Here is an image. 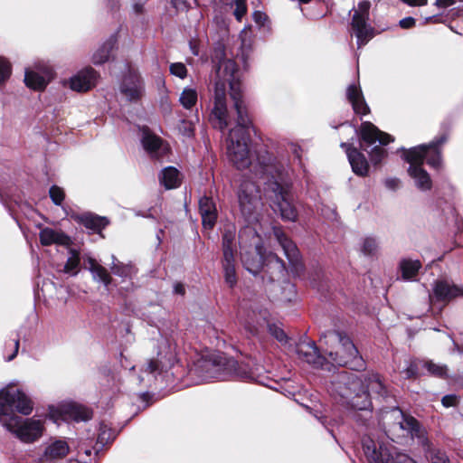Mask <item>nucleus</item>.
Here are the masks:
<instances>
[{
  "label": "nucleus",
  "instance_id": "c03bdc74",
  "mask_svg": "<svg viewBox=\"0 0 463 463\" xmlns=\"http://www.w3.org/2000/svg\"><path fill=\"white\" fill-rule=\"evenodd\" d=\"M12 74V65L8 60L0 57V85L5 84Z\"/></svg>",
  "mask_w": 463,
  "mask_h": 463
},
{
  "label": "nucleus",
  "instance_id": "3c124183",
  "mask_svg": "<svg viewBox=\"0 0 463 463\" xmlns=\"http://www.w3.org/2000/svg\"><path fill=\"white\" fill-rule=\"evenodd\" d=\"M222 249L236 248L235 246V232L232 230H226L222 238Z\"/></svg>",
  "mask_w": 463,
  "mask_h": 463
},
{
  "label": "nucleus",
  "instance_id": "dca6fc26",
  "mask_svg": "<svg viewBox=\"0 0 463 463\" xmlns=\"http://www.w3.org/2000/svg\"><path fill=\"white\" fill-rule=\"evenodd\" d=\"M353 127V125H351ZM354 135L358 138L359 147L366 151L373 164L376 163V127L364 121L359 128L354 126Z\"/></svg>",
  "mask_w": 463,
  "mask_h": 463
},
{
  "label": "nucleus",
  "instance_id": "a18cd8bd",
  "mask_svg": "<svg viewBox=\"0 0 463 463\" xmlns=\"http://www.w3.org/2000/svg\"><path fill=\"white\" fill-rule=\"evenodd\" d=\"M225 282L230 288H233L237 283L235 265H222Z\"/></svg>",
  "mask_w": 463,
  "mask_h": 463
},
{
  "label": "nucleus",
  "instance_id": "603ef678",
  "mask_svg": "<svg viewBox=\"0 0 463 463\" xmlns=\"http://www.w3.org/2000/svg\"><path fill=\"white\" fill-rule=\"evenodd\" d=\"M236 248L222 249V265H235Z\"/></svg>",
  "mask_w": 463,
  "mask_h": 463
},
{
  "label": "nucleus",
  "instance_id": "473e14b6",
  "mask_svg": "<svg viewBox=\"0 0 463 463\" xmlns=\"http://www.w3.org/2000/svg\"><path fill=\"white\" fill-rule=\"evenodd\" d=\"M422 265L419 260L404 258L399 263V269L404 280L414 281Z\"/></svg>",
  "mask_w": 463,
  "mask_h": 463
},
{
  "label": "nucleus",
  "instance_id": "2f4dec72",
  "mask_svg": "<svg viewBox=\"0 0 463 463\" xmlns=\"http://www.w3.org/2000/svg\"><path fill=\"white\" fill-rule=\"evenodd\" d=\"M68 417L76 422L88 421L92 418V411L84 405L69 403L63 408Z\"/></svg>",
  "mask_w": 463,
  "mask_h": 463
},
{
  "label": "nucleus",
  "instance_id": "39448f33",
  "mask_svg": "<svg viewBox=\"0 0 463 463\" xmlns=\"http://www.w3.org/2000/svg\"><path fill=\"white\" fill-rule=\"evenodd\" d=\"M331 392L336 402L361 424L372 418L373 402L362 380L354 373L340 372L331 381Z\"/></svg>",
  "mask_w": 463,
  "mask_h": 463
},
{
  "label": "nucleus",
  "instance_id": "f8f14e48",
  "mask_svg": "<svg viewBox=\"0 0 463 463\" xmlns=\"http://www.w3.org/2000/svg\"><path fill=\"white\" fill-rule=\"evenodd\" d=\"M272 234L279 244L289 263L291 271L299 276L304 270L300 251L296 243L285 233L280 226L272 227Z\"/></svg>",
  "mask_w": 463,
  "mask_h": 463
},
{
  "label": "nucleus",
  "instance_id": "69168bd1",
  "mask_svg": "<svg viewBox=\"0 0 463 463\" xmlns=\"http://www.w3.org/2000/svg\"><path fill=\"white\" fill-rule=\"evenodd\" d=\"M182 124L184 125V128L180 127V131L186 137H191L194 133V128L190 125L188 126L185 120H182Z\"/></svg>",
  "mask_w": 463,
  "mask_h": 463
},
{
  "label": "nucleus",
  "instance_id": "72a5a7b5",
  "mask_svg": "<svg viewBox=\"0 0 463 463\" xmlns=\"http://www.w3.org/2000/svg\"><path fill=\"white\" fill-rule=\"evenodd\" d=\"M224 365L228 366L231 370L233 371V373L245 381H259L255 372L249 368L248 365L239 364L236 360L228 358L225 359L223 363Z\"/></svg>",
  "mask_w": 463,
  "mask_h": 463
},
{
  "label": "nucleus",
  "instance_id": "7c9ffc66",
  "mask_svg": "<svg viewBox=\"0 0 463 463\" xmlns=\"http://www.w3.org/2000/svg\"><path fill=\"white\" fill-rule=\"evenodd\" d=\"M117 435L118 433L105 422H100L97 441L93 446L95 455L98 456L107 444L111 443L116 439Z\"/></svg>",
  "mask_w": 463,
  "mask_h": 463
},
{
  "label": "nucleus",
  "instance_id": "f03ea898",
  "mask_svg": "<svg viewBox=\"0 0 463 463\" xmlns=\"http://www.w3.org/2000/svg\"><path fill=\"white\" fill-rule=\"evenodd\" d=\"M252 174L264 181V191L284 221L296 222L298 210L293 203V180L288 163L264 150L257 154Z\"/></svg>",
  "mask_w": 463,
  "mask_h": 463
},
{
  "label": "nucleus",
  "instance_id": "423d86ee",
  "mask_svg": "<svg viewBox=\"0 0 463 463\" xmlns=\"http://www.w3.org/2000/svg\"><path fill=\"white\" fill-rule=\"evenodd\" d=\"M447 140L448 136L443 134L429 144L419 145L410 149L401 147L397 150L402 151V157L410 164L408 174L414 180L415 185L419 190L426 192L431 189V178L427 171L423 169L422 165L424 160H426L430 167L439 169L442 166L439 146Z\"/></svg>",
  "mask_w": 463,
  "mask_h": 463
},
{
  "label": "nucleus",
  "instance_id": "cd10ccee",
  "mask_svg": "<svg viewBox=\"0 0 463 463\" xmlns=\"http://www.w3.org/2000/svg\"><path fill=\"white\" fill-rule=\"evenodd\" d=\"M141 143L144 149L152 157L157 158L160 156V149L162 146L163 140L158 136L150 132V130L147 128L143 129Z\"/></svg>",
  "mask_w": 463,
  "mask_h": 463
},
{
  "label": "nucleus",
  "instance_id": "e433bc0d",
  "mask_svg": "<svg viewBox=\"0 0 463 463\" xmlns=\"http://www.w3.org/2000/svg\"><path fill=\"white\" fill-rule=\"evenodd\" d=\"M362 449L364 456L368 463H376V443L370 435L362 438Z\"/></svg>",
  "mask_w": 463,
  "mask_h": 463
},
{
  "label": "nucleus",
  "instance_id": "0e129e2a",
  "mask_svg": "<svg viewBox=\"0 0 463 463\" xmlns=\"http://www.w3.org/2000/svg\"><path fill=\"white\" fill-rule=\"evenodd\" d=\"M253 19L259 24H263L264 21L267 19V15L260 11H255L253 13Z\"/></svg>",
  "mask_w": 463,
  "mask_h": 463
},
{
  "label": "nucleus",
  "instance_id": "7ed1b4c3",
  "mask_svg": "<svg viewBox=\"0 0 463 463\" xmlns=\"http://www.w3.org/2000/svg\"><path fill=\"white\" fill-rule=\"evenodd\" d=\"M33 402L21 389H0V424L24 444L40 439L45 430L44 420L28 416L33 412Z\"/></svg>",
  "mask_w": 463,
  "mask_h": 463
},
{
  "label": "nucleus",
  "instance_id": "338daca9",
  "mask_svg": "<svg viewBox=\"0 0 463 463\" xmlns=\"http://www.w3.org/2000/svg\"><path fill=\"white\" fill-rule=\"evenodd\" d=\"M152 398V395L148 392H144L139 394V399L141 402H143L144 408H146L149 405L148 401Z\"/></svg>",
  "mask_w": 463,
  "mask_h": 463
},
{
  "label": "nucleus",
  "instance_id": "1a4fd4ad",
  "mask_svg": "<svg viewBox=\"0 0 463 463\" xmlns=\"http://www.w3.org/2000/svg\"><path fill=\"white\" fill-rule=\"evenodd\" d=\"M238 236L241 249H254V254L248 251L242 253L241 261L245 269L256 276L262 271L266 256L261 239L256 230L250 226L241 229Z\"/></svg>",
  "mask_w": 463,
  "mask_h": 463
},
{
  "label": "nucleus",
  "instance_id": "20e7f679",
  "mask_svg": "<svg viewBox=\"0 0 463 463\" xmlns=\"http://www.w3.org/2000/svg\"><path fill=\"white\" fill-rule=\"evenodd\" d=\"M380 397H383L389 404L388 407L380 409V414L383 420V431L389 437L391 429L386 430L385 424L393 420L390 428L405 430L412 439H417L418 443L423 448L426 457L432 463H450L447 454L440 449L431 448V444L427 437L426 430L412 416L405 414L397 405V402L392 395H387L385 387L378 379V402Z\"/></svg>",
  "mask_w": 463,
  "mask_h": 463
},
{
  "label": "nucleus",
  "instance_id": "6e6d98bb",
  "mask_svg": "<svg viewBox=\"0 0 463 463\" xmlns=\"http://www.w3.org/2000/svg\"><path fill=\"white\" fill-rule=\"evenodd\" d=\"M458 397L456 394L445 395L441 400L443 406L447 408L456 406L458 404Z\"/></svg>",
  "mask_w": 463,
  "mask_h": 463
},
{
  "label": "nucleus",
  "instance_id": "c9c22d12",
  "mask_svg": "<svg viewBox=\"0 0 463 463\" xmlns=\"http://www.w3.org/2000/svg\"><path fill=\"white\" fill-rule=\"evenodd\" d=\"M112 263L110 265L111 272L118 277L122 279L131 278L136 273L135 267L131 263L125 264L116 258L115 255H111Z\"/></svg>",
  "mask_w": 463,
  "mask_h": 463
},
{
  "label": "nucleus",
  "instance_id": "4468645a",
  "mask_svg": "<svg viewBox=\"0 0 463 463\" xmlns=\"http://www.w3.org/2000/svg\"><path fill=\"white\" fill-rule=\"evenodd\" d=\"M238 200L241 213L250 217L260 201L259 186L252 181L242 180L238 190Z\"/></svg>",
  "mask_w": 463,
  "mask_h": 463
},
{
  "label": "nucleus",
  "instance_id": "ddd939ff",
  "mask_svg": "<svg viewBox=\"0 0 463 463\" xmlns=\"http://www.w3.org/2000/svg\"><path fill=\"white\" fill-rule=\"evenodd\" d=\"M458 297H463V288L447 279L434 280L429 295L430 303H439L442 306L449 304Z\"/></svg>",
  "mask_w": 463,
  "mask_h": 463
},
{
  "label": "nucleus",
  "instance_id": "13d9d810",
  "mask_svg": "<svg viewBox=\"0 0 463 463\" xmlns=\"http://www.w3.org/2000/svg\"><path fill=\"white\" fill-rule=\"evenodd\" d=\"M247 13V5H237L235 7V10L233 12V14L238 21H241L242 17Z\"/></svg>",
  "mask_w": 463,
  "mask_h": 463
},
{
  "label": "nucleus",
  "instance_id": "09e8293b",
  "mask_svg": "<svg viewBox=\"0 0 463 463\" xmlns=\"http://www.w3.org/2000/svg\"><path fill=\"white\" fill-rule=\"evenodd\" d=\"M169 71L172 75L184 80L187 76L186 66L183 62H174L169 66Z\"/></svg>",
  "mask_w": 463,
  "mask_h": 463
},
{
  "label": "nucleus",
  "instance_id": "412c9836",
  "mask_svg": "<svg viewBox=\"0 0 463 463\" xmlns=\"http://www.w3.org/2000/svg\"><path fill=\"white\" fill-rule=\"evenodd\" d=\"M99 73L91 67L80 71L70 79V88L78 92L88 91L96 85Z\"/></svg>",
  "mask_w": 463,
  "mask_h": 463
},
{
  "label": "nucleus",
  "instance_id": "f257e3e1",
  "mask_svg": "<svg viewBox=\"0 0 463 463\" xmlns=\"http://www.w3.org/2000/svg\"><path fill=\"white\" fill-rule=\"evenodd\" d=\"M211 60L214 94L213 106L208 120L213 128L221 132H223L228 127L226 89L229 85L230 95L237 114V121L236 126L230 130L227 137V155L230 162L238 170H244L252 165L248 146L251 122L240 90L237 65L233 60L227 58L225 46L222 43H218L213 48Z\"/></svg>",
  "mask_w": 463,
  "mask_h": 463
},
{
  "label": "nucleus",
  "instance_id": "58836bf2",
  "mask_svg": "<svg viewBox=\"0 0 463 463\" xmlns=\"http://www.w3.org/2000/svg\"><path fill=\"white\" fill-rule=\"evenodd\" d=\"M80 262V253L76 249L69 250V258L64 265V272L72 276L78 274Z\"/></svg>",
  "mask_w": 463,
  "mask_h": 463
},
{
  "label": "nucleus",
  "instance_id": "de8ad7c7",
  "mask_svg": "<svg viewBox=\"0 0 463 463\" xmlns=\"http://www.w3.org/2000/svg\"><path fill=\"white\" fill-rule=\"evenodd\" d=\"M269 333L280 343H287L288 336L284 330L276 324L268 325Z\"/></svg>",
  "mask_w": 463,
  "mask_h": 463
},
{
  "label": "nucleus",
  "instance_id": "052dcab7",
  "mask_svg": "<svg viewBox=\"0 0 463 463\" xmlns=\"http://www.w3.org/2000/svg\"><path fill=\"white\" fill-rule=\"evenodd\" d=\"M185 286L182 282H175L173 285V293L178 296L185 295Z\"/></svg>",
  "mask_w": 463,
  "mask_h": 463
},
{
  "label": "nucleus",
  "instance_id": "49530a36",
  "mask_svg": "<svg viewBox=\"0 0 463 463\" xmlns=\"http://www.w3.org/2000/svg\"><path fill=\"white\" fill-rule=\"evenodd\" d=\"M49 194L50 198L55 205H61L65 197L63 190L55 184L50 187Z\"/></svg>",
  "mask_w": 463,
  "mask_h": 463
},
{
  "label": "nucleus",
  "instance_id": "774afa93",
  "mask_svg": "<svg viewBox=\"0 0 463 463\" xmlns=\"http://www.w3.org/2000/svg\"><path fill=\"white\" fill-rule=\"evenodd\" d=\"M403 3L411 6H421L427 4V0H402Z\"/></svg>",
  "mask_w": 463,
  "mask_h": 463
},
{
  "label": "nucleus",
  "instance_id": "a878e982",
  "mask_svg": "<svg viewBox=\"0 0 463 463\" xmlns=\"http://www.w3.org/2000/svg\"><path fill=\"white\" fill-rule=\"evenodd\" d=\"M84 268L91 273L95 281L104 284L105 287L110 285L111 277L108 270L91 256L89 255L84 260Z\"/></svg>",
  "mask_w": 463,
  "mask_h": 463
},
{
  "label": "nucleus",
  "instance_id": "79ce46f5",
  "mask_svg": "<svg viewBox=\"0 0 463 463\" xmlns=\"http://www.w3.org/2000/svg\"><path fill=\"white\" fill-rule=\"evenodd\" d=\"M394 141V137L378 128V163L385 156V151L379 146H386Z\"/></svg>",
  "mask_w": 463,
  "mask_h": 463
},
{
  "label": "nucleus",
  "instance_id": "b1692460",
  "mask_svg": "<svg viewBox=\"0 0 463 463\" xmlns=\"http://www.w3.org/2000/svg\"><path fill=\"white\" fill-rule=\"evenodd\" d=\"M75 221L82 224L86 229L97 233H100L109 223L106 217H101L92 213L79 214L75 217Z\"/></svg>",
  "mask_w": 463,
  "mask_h": 463
},
{
  "label": "nucleus",
  "instance_id": "f704fd0d",
  "mask_svg": "<svg viewBox=\"0 0 463 463\" xmlns=\"http://www.w3.org/2000/svg\"><path fill=\"white\" fill-rule=\"evenodd\" d=\"M159 181L167 190L176 188L180 184L179 171L174 166H166L161 171Z\"/></svg>",
  "mask_w": 463,
  "mask_h": 463
},
{
  "label": "nucleus",
  "instance_id": "8fccbe9b",
  "mask_svg": "<svg viewBox=\"0 0 463 463\" xmlns=\"http://www.w3.org/2000/svg\"><path fill=\"white\" fill-rule=\"evenodd\" d=\"M376 251V241L373 237L365 238L362 245V252L364 256H373Z\"/></svg>",
  "mask_w": 463,
  "mask_h": 463
},
{
  "label": "nucleus",
  "instance_id": "aec40b11",
  "mask_svg": "<svg viewBox=\"0 0 463 463\" xmlns=\"http://www.w3.org/2000/svg\"><path fill=\"white\" fill-rule=\"evenodd\" d=\"M351 140L352 142H342L340 146L345 150L353 172L359 176H364L369 170L368 162L358 148L354 146L353 138Z\"/></svg>",
  "mask_w": 463,
  "mask_h": 463
},
{
  "label": "nucleus",
  "instance_id": "a19ab883",
  "mask_svg": "<svg viewBox=\"0 0 463 463\" xmlns=\"http://www.w3.org/2000/svg\"><path fill=\"white\" fill-rule=\"evenodd\" d=\"M241 323L243 325L245 330L249 332L251 335H255L258 334L259 322L255 319L257 315L254 311H252L251 315H249L248 317H241V311L239 310L238 313Z\"/></svg>",
  "mask_w": 463,
  "mask_h": 463
},
{
  "label": "nucleus",
  "instance_id": "4d7b16f0",
  "mask_svg": "<svg viewBox=\"0 0 463 463\" xmlns=\"http://www.w3.org/2000/svg\"><path fill=\"white\" fill-rule=\"evenodd\" d=\"M301 152H302V148L300 146L296 145V144L291 145V153L293 154L295 159H297L298 161L300 167H304L303 163H302V158H301Z\"/></svg>",
  "mask_w": 463,
  "mask_h": 463
},
{
  "label": "nucleus",
  "instance_id": "c85d7f7f",
  "mask_svg": "<svg viewBox=\"0 0 463 463\" xmlns=\"http://www.w3.org/2000/svg\"><path fill=\"white\" fill-rule=\"evenodd\" d=\"M118 42L117 33L111 34L93 53L91 61L95 65H101L109 61L111 51Z\"/></svg>",
  "mask_w": 463,
  "mask_h": 463
},
{
  "label": "nucleus",
  "instance_id": "9d476101",
  "mask_svg": "<svg viewBox=\"0 0 463 463\" xmlns=\"http://www.w3.org/2000/svg\"><path fill=\"white\" fill-rule=\"evenodd\" d=\"M370 6L369 1H361L353 14L351 28L356 37L358 49L367 44L374 37V30L368 23Z\"/></svg>",
  "mask_w": 463,
  "mask_h": 463
},
{
  "label": "nucleus",
  "instance_id": "680f3d73",
  "mask_svg": "<svg viewBox=\"0 0 463 463\" xmlns=\"http://www.w3.org/2000/svg\"><path fill=\"white\" fill-rule=\"evenodd\" d=\"M399 24L404 29L411 28L415 24V19L411 16L405 17L399 22Z\"/></svg>",
  "mask_w": 463,
  "mask_h": 463
},
{
  "label": "nucleus",
  "instance_id": "4c0bfd02",
  "mask_svg": "<svg viewBox=\"0 0 463 463\" xmlns=\"http://www.w3.org/2000/svg\"><path fill=\"white\" fill-rule=\"evenodd\" d=\"M253 48L250 41L242 40L237 58L241 62L243 69L248 70L252 60Z\"/></svg>",
  "mask_w": 463,
  "mask_h": 463
},
{
  "label": "nucleus",
  "instance_id": "f3484780",
  "mask_svg": "<svg viewBox=\"0 0 463 463\" xmlns=\"http://www.w3.org/2000/svg\"><path fill=\"white\" fill-rule=\"evenodd\" d=\"M70 451V447L66 440L61 439L51 438L45 443L43 452L38 457V463H54L57 460L64 458Z\"/></svg>",
  "mask_w": 463,
  "mask_h": 463
},
{
  "label": "nucleus",
  "instance_id": "0eeeda50",
  "mask_svg": "<svg viewBox=\"0 0 463 463\" xmlns=\"http://www.w3.org/2000/svg\"><path fill=\"white\" fill-rule=\"evenodd\" d=\"M319 342L330 348L326 350L332 364L348 367L353 371H361L365 367L363 357L352 339L339 330H327L321 334Z\"/></svg>",
  "mask_w": 463,
  "mask_h": 463
},
{
  "label": "nucleus",
  "instance_id": "9b49d317",
  "mask_svg": "<svg viewBox=\"0 0 463 463\" xmlns=\"http://www.w3.org/2000/svg\"><path fill=\"white\" fill-rule=\"evenodd\" d=\"M146 85L141 74L135 69L128 68L119 83V92L129 103L139 102L145 95Z\"/></svg>",
  "mask_w": 463,
  "mask_h": 463
},
{
  "label": "nucleus",
  "instance_id": "2eb2a0df",
  "mask_svg": "<svg viewBox=\"0 0 463 463\" xmlns=\"http://www.w3.org/2000/svg\"><path fill=\"white\" fill-rule=\"evenodd\" d=\"M296 354L304 363L316 369L330 370V364L326 358L320 354L318 347L314 341H299L296 345Z\"/></svg>",
  "mask_w": 463,
  "mask_h": 463
},
{
  "label": "nucleus",
  "instance_id": "4be33fe9",
  "mask_svg": "<svg viewBox=\"0 0 463 463\" xmlns=\"http://www.w3.org/2000/svg\"><path fill=\"white\" fill-rule=\"evenodd\" d=\"M345 96L356 115L363 117L369 112V107L364 100L359 84L355 82L349 84L346 88Z\"/></svg>",
  "mask_w": 463,
  "mask_h": 463
},
{
  "label": "nucleus",
  "instance_id": "37998d69",
  "mask_svg": "<svg viewBox=\"0 0 463 463\" xmlns=\"http://www.w3.org/2000/svg\"><path fill=\"white\" fill-rule=\"evenodd\" d=\"M423 367L426 368L430 374L438 377H443L447 373L446 365L435 364L432 361L424 362Z\"/></svg>",
  "mask_w": 463,
  "mask_h": 463
},
{
  "label": "nucleus",
  "instance_id": "864d4df0",
  "mask_svg": "<svg viewBox=\"0 0 463 463\" xmlns=\"http://www.w3.org/2000/svg\"><path fill=\"white\" fill-rule=\"evenodd\" d=\"M171 5L177 12H187L191 8L188 0H171Z\"/></svg>",
  "mask_w": 463,
  "mask_h": 463
},
{
  "label": "nucleus",
  "instance_id": "a211bd4d",
  "mask_svg": "<svg viewBox=\"0 0 463 463\" xmlns=\"http://www.w3.org/2000/svg\"><path fill=\"white\" fill-rule=\"evenodd\" d=\"M262 272L269 282L285 280L288 277L285 262L273 252L266 254Z\"/></svg>",
  "mask_w": 463,
  "mask_h": 463
},
{
  "label": "nucleus",
  "instance_id": "6ab92c4d",
  "mask_svg": "<svg viewBox=\"0 0 463 463\" xmlns=\"http://www.w3.org/2000/svg\"><path fill=\"white\" fill-rule=\"evenodd\" d=\"M198 211L202 218L203 228L212 231L217 223L219 216L214 199L207 195L200 197L198 201Z\"/></svg>",
  "mask_w": 463,
  "mask_h": 463
},
{
  "label": "nucleus",
  "instance_id": "6e6552de",
  "mask_svg": "<svg viewBox=\"0 0 463 463\" xmlns=\"http://www.w3.org/2000/svg\"><path fill=\"white\" fill-rule=\"evenodd\" d=\"M157 349L156 359L148 361L140 374L131 375L132 381L137 382L139 385L150 387L158 376L167 373L178 362L177 343L174 333L169 336L162 335Z\"/></svg>",
  "mask_w": 463,
  "mask_h": 463
},
{
  "label": "nucleus",
  "instance_id": "5fc2aeb1",
  "mask_svg": "<svg viewBox=\"0 0 463 463\" xmlns=\"http://www.w3.org/2000/svg\"><path fill=\"white\" fill-rule=\"evenodd\" d=\"M419 366L416 361H411L404 370L407 378L416 377L418 375Z\"/></svg>",
  "mask_w": 463,
  "mask_h": 463
},
{
  "label": "nucleus",
  "instance_id": "e2e57ef3",
  "mask_svg": "<svg viewBox=\"0 0 463 463\" xmlns=\"http://www.w3.org/2000/svg\"><path fill=\"white\" fill-rule=\"evenodd\" d=\"M19 342H20V340H19V338H18V337H17L16 339H14V342H13V344H12V345H13V348H14V350H13L12 354H10L6 357V359H5V360H6L7 362H10V361L14 360V357L17 355V354H18V350H19Z\"/></svg>",
  "mask_w": 463,
  "mask_h": 463
},
{
  "label": "nucleus",
  "instance_id": "bb28decb",
  "mask_svg": "<svg viewBox=\"0 0 463 463\" xmlns=\"http://www.w3.org/2000/svg\"><path fill=\"white\" fill-rule=\"evenodd\" d=\"M39 237L41 243L44 246L52 244L69 246L71 243V240L67 234L48 227L41 230Z\"/></svg>",
  "mask_w": 463,
  "mask_h": 463
},
{
  "label": "nucleus",
  "instance_id": "bf43d9fd",
  "mask_svg": "<svg viewBox=\"0 0 463 463\" xmlns=\"http://www.w3.org/2000/svg\"><path fill=\"white\" fill-rule=\"evenodd\" d=\"M384 184L388 189L394 191L399 188L401 182L398 178L392 177L386 179Z\"/></svg>",
  "mask_w": 463,
  "mask_h": 463
},
{
  "label": "nucleus",
  "instance_id": "5701e85b",
  "mask_svg": "<svg viewBox=\"0 0 463 463\" xmlns=\"http://www.w3.org/2000/svg\"><path fill=\"white\" fill-rule=\"evenodd\" d=\"M52 77V71L51 69H46L43 73L26 69L24 73V83L32 90H42L47 86Z\"/></svg>",
  "mask_w": 463,
  "mask_h": 463
},
{
  "label": "nucleus",
  "instance_id": "ea45409f",
  "mask_svg": "<svg viewBox=\"0 0 463 463\" xmlns=\"http://www.w3.org/2000/svg\"><path fill=\"white\" fill-rule=\"evenodd\" d=\"M198 95L195 89L186 87L183 90L179 101L185 109H192L197 103Z\"/></svg>",
  "mask_w": 463,
  "mask_h": 463
},
{
  "label": "nucleus",
  "instance_id": "c756f323",
  "mask_svg": "<svg viewBox=\"0 0 463 463\" xmlns=\"http://www.w3.org/2000/svg\"><path fill=\"white\" fill-rule=\"evenodd\" d=\"M194 373L203 382H210L213 379H220L221 375L218 373L219 365L211 361H199L194 367Z\"/></svg>",
  "mask_w": 463,
  "mask_h": 463
},
{
  "label": "nucleus",
  "instance_id": "393cba45",
  "mask_svg": "<svg viewBox=\"0 0 463 463\" xmlns=\"http://www.w3.org/2000/svg\"><path fill=\"white\" fill-rule=\"evenodd\" d=\"M378 463H417L410 456L399 453L394 448L380 446L378 448Z\"/></svg>",
  "mask_w": 463,
  "mask_h": 463
}]
</instances>
